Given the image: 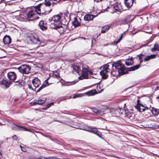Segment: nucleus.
Returning <instances> with one entry per match:
<instances>
[{
	"label": "nucleus",
	"instance_id": "34",
	"mask_svg": "<svg viewBox=\"0 0 159 159\" xmlns=\"http://www.w3.org/2000/svg\"><path fill=\"white\" fill-rule=\"evenodd\" d=\"M53 75L54 77L56 78H58L59 77V74L57 71L53 72Z\"/></svg>",
	"mask_w": 159,
	"mask_h": 159
},
{
	"label": "nucleus",
	"instance_id": "11",
	"mask_svg": "<svg viewBox=\"0 0 159 159\" xmlns=\"http://www.w3.org/2000/svg\"><path fill=\"white\" fill-rule=\"evenodd\" d=\"M114 7L116 11L119 12L125 10L122 7L120 3H116L114 5Z\"/></svg>",
	"mask_w": 159,
	"mask_h": 159
},
{
	"label": "nucleus",
	"instance_id": "35",
	"mask_svg": "<svg viewBox=\"0 0 159 159\" xmlns=\"http://www.w3.org/2000/svg\"><path fill=\"white\" fill-rule=\"evenodd\" d=\"M46 85L45 84H43L37 90V92H39L43 88H45Z\"/></svg>",
	"mask_w": 159,
	"mask_h": 159
},
{
	"label": "nucleus",
	"instance_id": "29",
	"mask_svg": "<svg viewBox=\"0 0 159 159\" xmlns=\"http://www.w3.org/2000/svg\"><path fill=\"white\" fill-rule=\"evenodd\" d=\"M139 65L135 66L133 67H132L130 68V71H133L138 69L139 68Z\"/></svg>",
	"mask_w": 159,
	"mask_h": 159
},
{
	"label": "nucleus",
	"instance_id": "55",
	"mask_svg": "<svg viewBox=\"0 0 159 159\" xmlns=\"http://www.w3.org/2000/svg\"><path fill=\"white\" fill-rule=\"evenodd\" d=\"M74 127L75 128H76V129H79V128H78V127Z\"/></svg>",
	"mask_w": 159,
	"mask_h": 159
},
{
	"label": "nucleus",
	"instance_id": "15",
	"mask_svg": "<svg viewBox=\"0 0 159 159\" xmlns=\"http://www.w3.org/2000/svg\"><path fill=\"white\" fill-rule=\"evenodd\" d=\"M81 23V19L80 18H75L74 19V21L72 22V25L75 27L79 26L80 25Z\"/></svg>",
	"mask_w": 159,
	"mask_h": 159
},
{
	"label": "nucleus",
	"instance_id": "51",
	"mask_svg": "<svg viewBox=\"0 0 159 159\" xmlns=\"http://www.w3.org/2000/svg\"><path fill=\"white\" fill-rule=\"evenodd\" d=\"M142 55L141 54H140V55H139V60H140V56Z\"/></svg>",
	"mask_w": 159,
	"mask_h": 159
},
{
	"label": "nucleus",
	"instance_id": "47",
	"mask_svg": "<svg viewBox=\"0 0 159 159\" xmlns=\"http://www.w3.org/2000/svg\"><path fill=\"white\" fill-rule=\"evenodd\" d=\"M147 45V44H143L141 46H140V48H142L144 46H146Z\"/></svg>",
	"mask_w": 159,
	"mask_h": 159
},
{
	"label": "nucleus",
	"instance_id": "22",
	"mask_svg": "<svg viewBox=\"0 0 159 159\" xmlns=\"http://www.w3.org/2000/svg\"><path fill=\"white\" fill-rule=\"evenodd\" d=\"M42 3L40 4L35 7V11L37 13L38 12V11L41 12L42 13H44L42 9L43 6H42Z\"/></svg>",
	"mask_w": 159,
	"mask_h": 159
},
{
	"label": "nucleus",
	"instance_id": "44",
	"mask_svg": "<svg viewBox=\"0 0 159 159\" xmlns=\"http://www.w3.org/2000/svg\"><path fill=\"white\" fill-rule=\"evenodd\" d=\"M122 37V35H121V36H120V39L118 40V41H119V42L121 40Z\"/></svg>",
	"mask_w": 159,
	"mask_h": 159
},
{
	"label": "nucleus",
	"instance_id": "9",
	"mask_svg": "<svg viewBox=\"0 0 159 159\" xmlns=\"http://www.w3.org/2000/svg\"><path fill=\"white\" fill-rule=\"evenodd\" d=\"M84 130L96 134L99 137L100 136V133L98 131V130L96 129L88 127H86L84 128Z\"/></svg>",
	"mask_w": 159,
	"mask_h": 159
},
{
	"label": "nucleus",
	"instance_id": "8",
	"mask_svg": "<svg viewBox=\"0 0 159 159\" xmlns=\"http://www.w3.org/2000/svg\"><path fill=\"white\" fill-rule=\"evenodd\" d=\"M95 91L91 90L87 92L84 94H77L74 95L73 97V98H76L82 97L86 94L88 96L93 95L95 94Z\"/></svg>",
	"mask_w": 159,
	"mask_h": 159
},
{
	"label": "nucleus",
	"instance_id": "20",
	"mask_svg": "<svg viewBox=\"0 0 159 159\" xmlns=\"http://www.w3.org/2000/svg\"><path fill=\"white\" fill-rule=\"evenodd\" d=\"M61 15H62L61 14L54 15L52 17V19L55 22H57L61 19Z\"/></svg>",
	"mask_w": 159,
	"mask_h": 159
},
{
	"label": "nucleus",
	"instance_id": "25",
	"mask_svg": "<svg viewBox=\"0 0 159 159\" xmlns=\"http://www.w3.org/2000/svg\"><path fill=\"white\" fill-rule=\"evenodd\" d=\"M156 55L153 54L147 56L145 58L144 61H148L151 59L154 58L156 57Z\"/></svg>",
	"mask_w": 159,
	"mask_h": 159
},
{
	"label": "nucleus",
	"instance_id": "18",
	"mask_svg": "<svg viewBox=\"0 0 159 159\" xmlns=\"http://www.w3.org/2000/svg\"><path fill=\"white\" fill-rule=\"evenodd\" d=\"M39 26L42 30H45L47 29V24L43 21L41 20L39 23Z\"/></svg>",
	"mask_w": 159,
	"mask_h": 159
},
{
	"label": "nucleus",
	"instance_id": "10",
	"mask_svg": "<svg viewBox=\"0 0 159 159\" xmlns=\"http://www.w3.org/2000/svg\"><path fill=\"white\" fill-rule=\"evenodd\" d=\"M7 77L8 79L11 81H14L16 79L17 75L14 72L10 71L8 73Z\"/></svg>",
	"mask_w": 159,
	"mask_h": 159
},
{
	"label": "nucleus",
	"instance_id": "26",
	"mask_svg": "<svg viewBox=\"0 0 159 159\" xmlns=\"http://www.w3.org/2000/svg\"><path fill=\"white\" fill-rule=\"evenodd\" d=\"M110 28V26L109 25H105L101 29V33H105L106 31L109 30Z\"/></svg>",
	"mask_w": 159,
	"mask_h": 159
},
{
	"label": "nucleus",
	"instance_id": "46",
	"mask_svg": "<svg viewBox=\"0 0 159 159\" xmlns=\"http://www.w3.org/2000/svg\"><path fill=\"white\" fill-rule=\"evenodd\" d=\"M38 159H51L50 158H45L44 157H41V158H38Z\"/></svg>",
	"mask_w": 159,
	"mask_h": 159
},
{
	"label": "nucleus",
	"instance_id": "27",
	"mask_svg": "<svg viewBox=\"0 0 159 159\" xmlns=\"http://www.w3.org/2000/svg\"><path fill=\"white\" fill-rule=\"evenodd\" d=\"M151 111L152 114L155 115H157L159 114V110L155 108H152L151 110Z\"/></svg>",
	"mask_w": 159,
	"mask_h": 159
},
{
	"label": "nucleus",
	"instance_id": "49",
	"mask_svg": "<svg viewBox=\"0 0 159 159\" xmlns=\"http://www.w3.org/2000/svg\"><path fill=\"white\" fill-rule=\"evenodd\" d=\"M34 102V103L35 104V105L37 104H38V100H35Z\"/></svg>",
	"mask_w": 159,
	"mask_h": 159
},
{
	"label": "nucleus",
	"instance_id": "50",
	"mask_svg": "<svg viewBox=\"0 0 159 159\" xmlns=\"http://www.w3.org/2000/svg\"><path fill=\"white\" fill-rule=\"evenodd\" d=\"M111 111V112H108V113H109L110 114H112V113H112V110H113V109H112V110H110Z\"/></svg>",
	"mask_w": 159,
	"mask_h": 159
},
{
	"label": "nucleus",
	"instance_id": "1",
	"mask_svg": "<svg viewBox=\"0 0 159 159\" xmlns=\"http://www.w3.org/2000/svg\"><path fill=\"white\" fill-rule=\"evenodd\" d=\"M112 66V64L110 63L104 66L103 69L100 72V74L103 78L105 79L107 78L108 74L111 73L110 69L109 67Z\"/></svg>",
	"mask_w": 159,
	"mask_h": 159
},
{
	"label": "nucleus",
	"instance_id": "13",
	"mask_svg": "<svg viewBox=\"0 0 159 159\" xmlns=\"http://www.w3.org/2000/svg\"><path fill=\"white\" fill-rule=\"evenodd\" d=\"M135 107L140 112H143L146 110V108L147 109H148V108L147 107H145L142 104H140L138 102L135 106Z\"/></svg>",
	"mask_w": 159,
	"mask_h": 159
},
{
	"label": "nucleus",
	"instance_id": "36",
	"mask_svg": "<svg viewBox=\"0 0 159 159\" xmlns=\"http://www.w3.org/2000/svg\"><path fill=\"white\" fill-rule=\"evenodd\" d=\"M55 26L54 27V28L55 29H59L61 28H62V25H56L55 24H54Z\"/></svg>",
	"mask_w": 159,
	"mask_h": 159
},
{
	"label": "nucleus",
	"instance_id": "54",
	"mask_svg": "<svg viewBox=\"0 0 159 159\" xmlns=\"http://www.w3.org/2000/svg\"><path fill=\"white\" fill-rule=\"evenodd\" d=\"M3 125V124L2 123H1L0 122V125Z\"/></svg>",
	"mask_w": 159,
	"mask_h": 159
},
{
	"label": "nucleus",
	"instance_id": "14",
	"mask_svg": "<svg viewBox=\"0 0 159 159\" xmlns=\"http://www.w3.org/2000/svg\"><path fill=\"white\" fill-rule=\"evenodd\" d=\"M30 40L34 44H39L40 40L38 37H35L32 34L30 35Z\"/></svg>",
	"mask_w": 159,
	"mask_h": 159
},
{
	"label": "nucleus",
	"instance_id": "56",
	"mask_svg": "<svg viewBox=\"0 0 159 159\" xmlns=\"http://www.w3.org/2000/svg\"><path fill=\"white\" fill-rule=\"evenodd\" d=\"M157 98H159L158 97H157Z\"/></svg>",
	"mask_w": 159,
	"mask_h": 159
},
{
	"label": "nucleus",
	"instance_id": "30",
	"mask_svg": "<svg viewBox=\"0 0 159 159\" xmlns=\"http://www.w3.org/2000/svg\"><path fill=\"white\" fill-rule=\"evenodd\" d=\"M46 99V98H43V99H39V100H38V104L41 105L43 103L45 102Z\"/></svg>",
	"mask_w": 159,
	"mask_h": 159
},
{
	"label": "nucleus",
	"instance_id": "28",
	"mask_svg": "<svg viewBox=\"0 0 159 159\" xmlns=\"http://www.w3.org/2000/svg\"><path fill=\"white\" fill-rule=\"evenodd\" d=\"M151 50L152 52L159 51L158 45L157 44H155L154 45V47L151 49Z\"/></svg>",
	"mask_w": 159,
	"mask_h": 159
},
{
	"label": "nucleus",
	"instance_id": "42",
	"mask_svg": "<svg viewBox=\"0 0 159 159\" xmlns=\"http://www.w3.org/2000/svg\"><path fill=\"white\" fill-rule=\"evenodd\" d=\"M20 147L21 148L22 150L24 152H25L26 151V150L24 148H23L21 146H20Z\"/></svg>",
	"mask_w": 159,
	"mask_h": 159
},
{
	"label": "nucleus",
	"instance_id": "45",
	"mask_svg": "<svg viewBox=\"0 0 159 159\" xmlns=\"http://www.w3.org/2000/svg\"><path fill=\"white\" fill-rule=\"evenodd\" d=\"M133 60V58L132 57H129V58H128V60Z\"/></svg>",
	"mask_w": 159,
	"mask_h": 159
},
{
	"label": "nucleus",
	"instance_id": "21",
	"mask_svg": "<svg viewBox=\"0 0 159 159\" xmlns=\"http://www.w3.org/2000/svg\"><path fill=\"white\" fill-rule=\"evenodd\" d=\"M133 0H125L124 3L127 8L130 7L133 5Z\"/></svg>",
	"mask_w": 159,
	"mask_h": 159
},
{
	"label": "nucleus",
	"instance_id": "2",
	"mask_svg": "<svg viewBox=\"0 0 159 159\" xmlns=\"http://www.w3.org/2000/svg\"><path fill=\"white\" fill-rule=\"evenodd\" d=\"M93 111L97 115L100 116H103L107 113L111 112L110 109L109 108H102L100 109L95 108L93 109Z\"/></svg>",
	"mask_w": 159,
	"mask_h": 159
},
{
	"label": "nucleus",
	"instance_id": "6",
	"mask_svg": "<svg viewBox=\"0 0 159 159\" xmlns=\"http://www.w3.org/2000/svg\"><path fill=\"white\" fill-rule=\"evenodd\" d=\"M92 73L89 70L85 68H83L82 72L81 75L79 77L80 80H82L83 79H87L88 78V75H92Z\"/></svg>",
	"mask_w": 159,
	"mask_h": 159
},
{
	"label": "nucleus",
	"instance_id": "23",
	"mask_svg": "<svg viewBox=\"0 0 159 159\" xmlns=\"http://www.w3.org/2000/svg\"><path fill=\"white\" fill-rule=\"evenodd\" d=\"M71 67L73 70V71L77 73H79L80 71V68L78 66L75 65H72Z\"/></svg>",
	"mask_w": 159,
	"mask_h": 159
},
{
	"label": "nucleus",
	"instance_id": "52",
	"mask_svg": "<svg viewBox=\"0 0 159 159\" xmlns=\"http://www.w3.org/2000/svg\"><path fill=\"white\" fill-rule=\"evenodd\" d=\"M50 104H51V106L53 104V102H52Z\"/></svg>",
	"mask_w": 159,
	"mask_h": 159
},
{
	"label": "nucleus",
	"instance_id": "32",
	"mask_svg": "<svg viewBox=\"0 0 159 159\" xmlns=\"http://www.w3.org/2000/svg\"><path fill=\"white\" fill-rule=\"evenodd\" d=\"M77 81H76L75 80L70 82H66L67 84V85H71L75 84Z\"/></svg>",
	"mask_w": 159,
	"mask_h": 159
},
{
	"label": "nucleus",
	"instance_id": "41",
	"mask_svg": "<svg viewBox=\"0 0 159 159\" xmlns=\"http://www.w3.org/2000/svg\"><path fill=\"white\" fill-rule=\"evenodd\" d=\"M12 138L14 139L15 140H17V138L16 135H14L12 136Z\"/></svg>",
	"mask_w": 159,
	"mask_h": 159
},
{
	"label": "nucleus",
	"instance_id": "7",
	"mask_svg": "<svg viewBox=\"0 0 159 159\" xmlns=\"http://www.w3.org/2000/svg\"><path fill=\"white\" fill-rule=\"evenodd\" d=\"M45 3L44 4H42V6H43V10L44 13H42L41 12H38V14L39 15L41 16L42 15H46L52 11V10H48V7L47 6H50L51 5L48 6L46 4V0H45Z\"/></svg>",
	"mask_w": 159,
	"mask_h": 159
},
{
	"label": "nucleus",
	"instance_id": "4",
	"mask_svg": "<svg viewBox=\"0 0 159 159\" xmlns=\"http://www.w3.org/2000/svg\"><path fill=\"white\" fill-rule=\"evenodd\" d=\"M111 67L114 66L115 68L118 70H121V72L124 74H125L127 72V70L124 67L123 65L121 64L120 61H117L114 63Z\"/></svg>",
	"mask_w": 159,
	"mask_h": 159
},
{
	"label": "nucleus",
	"instance_id": "24",
	"mask_svg": "<svg viewBox=\"0 0 159 159\" xmlns=\"http://www.w3.org/2000/svg\"><path fill=\"white\" fill-rule=\"evenodd\" d=\"M34 15L32 11H30L28 12L27 15V18L30 20H33L35 19L34 17Z\"/></svg>",
	"mask_w": 159,
	"mask_h": 159
},
{
	"label": "nucleus",
	"instance_id": "19",
	"mask_svg": "<svg viewBox=\"0 0 159 159\" xmlns=\"http://www.w3.org/2000/svg\"><path fill=\"white\" fill-rule=\"evenodd\" d=\"M95 16L91 14H87L85 15L84 17V19L85 21L92 20Z\"/></svg>",
	"mask_w": 159,
	"mask_h": 159
},
{
	"label": "nucleus",
	"instance_id": "5",
	"mask_svg": "<svg viewBox=\"0 0 159 159\" xmlns=\"http://www.w3.org/2000/svg\"><path fill=\"white\" fill-rule=\"evenodd\" d=\"M17 69L22 74H27L30 72V68L28 65H24L18 67Z\"/></svg>",
	"mask_w": 159,
	"mask_h": 159
},
{
	"label": "nucleus",
	"instance_id": "43",
	"mask_svg": "<svg viewBox=\"0 0 159 159\" xmlns=\"http://www.w3.org/2000/svg\"><path fill=\"white\" fill-rule=\"evenodd\" d=\"M48 78L46 80H45V81L44 82V83L46 84H47V85H48L49 84H48Z\"/></svg>",
	"mask_w": 159,
	"mask_h": 159
},
{
	"label": "nucleus",
	"instance_id": "31",
	"mask_svg": "<svg viewBox=\"0 0 159 159\" xmlns=\"http://www.w3.org/2000/svg\"><path fill=\"white\" fill-rule=\"evenodd\" d=\"M133 61L132 60H127L125 61V64L127 66H129L132 65L133 63Z\"/></svg>",
	"mask_w": 159,
	"mask_h": 159
},
{
	"label": "nucleus",
	"instance_id": "12",
	"mask_svg": "<svg viewBox=\"0 0 159 159\" xmlns=\"http://www.w3.org/2000/svg\"><path fill=\"white\" fill-rule=\"evenodd\" d=\"M11 129L13 130H24L26 131H30V130L26 128L19 126L17 125L13 124L11 126Z\"/></svg>",
	"mask_w": 159,
	"mask_h": 159
},
{
	"label": "nucleus",
	"instance_id": "37",
	"mask_svg": "<svg viewBox=\"0 0 159 159\" xmlns=\"http://www.w3.org/2000/svg\"><path fill=\"white\" fill-rule=\"evenodd\" d=\"M71 98V96H68L67 97H65L64 98L62 99V100H66L67 99H69Z\"/></svg>",
	"mask_w": 159,
	"mask_h": 159
},
{
	"label": "nucleus",
	"instance_id": "33",
	"mask_svg": "<svg viewBox=\"0 0 159 159\" xmlns=\"http://www.w3.org/2000/svg\"><path fill=\"white\" fill-rule=\"evenodd\" d=\"M7 82L6 80H3L0 82V84L2 85H4L6 86L7 88H8V86L7 85Z\"/></svg>",
	"mask_w": 159,
	"mask_h": 159
},
{
	"label": "nucleus",
	"instance_id": "48",
	"mask_svg": "<svg viewBox=\"0 0 159 159\" xmlns=\"http://www.w3.org/2000/svg\"><path fill=\"white\" fill-rule=\"evenodd\" d=\"M32 105H35L34 102H33L30 103Z\"/></svg>",
	"mask_w": 159,
	"mask_h": 159
},
{
	"label": "nucleus",
	"instance_id": "3",
	"mask_svg": "<svg viewBox=\"0 0 159 159\" xmlns=\"http://www.w3.org/2000/svg\"><path fill=\"white\" fill-rule=\"evenodd\" d=\"M32 83L33 85V86H32L30 84L28 85V86L30 89L33 91H35L36 89L41 84L40 80L37 77L35 78L32 80Z\"/></svg>",
	"mask_w": 159,
	"mask_h": 159
},
{
	"label": "nucleus",
	"instance_id": "53",
	"mask_svg": "<svg viewBox=\"0 0 159 159\" xmlns=\"http://www.w3.org/2000/svg\"><path fill=\"white\" fill-rule=\"evenodd\" d=\"M117 111H118V110H117V109L115 110V112L116 113V112Z\"/></svg>",
	"mask_w": 159,
	"mask_h": 159
},
{
	"label": "nucleus",
	"instance_id": "38",
	"mask_svg": "<svg viewBox=\"0 0 159 159\" xmlns=\"http://www.w3.org/2000/svg\"><path fill=\"white\" fill-rule=\"evenodd\" d=\"M119 42L118 40L117 41H115L113 42L112 43H111V44L113 45H116Z\"/></svg>",
	"mask_w": 159,
	"mask_h": 159
},
{
	"label": "nucleus",
	"instance_id": "16",
	"mask_svg": "<svg viewBox=\"0 0 159 159\" xmlns=\"http://www.w3.org/2000/svg\"><path fill=\"white\" fill-rule=\"evenodd\" d=\"M3 42L5 44H9L11 42V38L10 36L6 35L3 39Z\"/></svg>",
	"mask_w": 159,
	"mask_h": 159
},
{
	"label": "nucleus",
	"instance_id": "39",
	"mask_svg": "<svg viewBox=\"0 0 159 159\" xmlns=\"http://www.w3.org/2000/svg\"><path fill=\"white\" fill-rule=\"evenodd\" d=\"M97 89L98 90V91H101V90H99V89H100V85H98L97 86Z\"/></svg>",
	"mask_w": 159,
	"mask_h": 159
},
{
	"label": "nucleus",
	"instance_id": "17",
	"mask_svg": "<svg viewBox=\"0 0 159 159\" xmlns=\"http://www.w3.org/2000/svg\"><path fill=\"white\" fill-rule=\"evenodd\" d=\"M110 74H111L113 76L116 77H117L120 75H122L124 74V73L121 72V71L120 70H118V71L116 70L112 71L111 72Z\"/></svg>",
	"mask_w": 159,
	"mask_h": 159
},
{
	"label": "nucleus",
	"instance_id": "40",
	"mask_svg": "<svg viewBox=\"0 0 159 159\" xmlns=\"http://www.w3.org/2000/svg\"><path fill=\"white\" fill-rule=\"evenodd\" d=\"M51 106V104L50 103L46 105V109H47L49 108Z\"/></svg>",
	"mask_w": 159,
	"mask_h": 159
}]
</instances>
